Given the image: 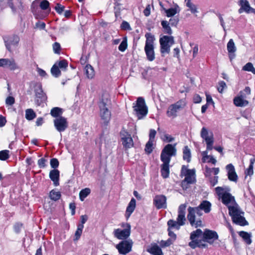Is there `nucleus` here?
<instances>
[{"label":"nucleus","mask_w":255,"mask_h":255,"mask_svg":"<svg viewBox=\"0 0 255 255\" xmlns=\"http://www.w3.org/2000/svg\"><path fill=\"white\" fill-rule=\"evenodd\" d=\"M111 101L104 95L102 96L98 104L99 108L100 117L102 121V126L105 128L108 126L111 119V112L109 109Z\"/></svg>","instance_id":"obj_1"},{"label":"nucleus","mask_w":255,"mask_h":255,"mask_svg":"<svg viewBox=\"0 0 255 255\" xmlns=\"http://www.w3.org/2000/svg\"><path fill=\"white\" fill-rule=\"evenodd\" d=\"M186 208V204H181L178 209V216L177 221H174L172 219H170L167 222L168 229H176L178 230L180 229V227L185 224L186 221L185 218V210Z\"/></svg>","instance_id":"obj_2"},{"label":"nucleus","mask_w":255,"mask_h":255,"mask_svg":"<svg viewBox=\"0 0 255 255\" xmlns=\"http://www.w3.org/2000/svg\"><path fill=\"white\" fill-rule=\"evenodd\" d=\"M135 115L138 119L140 120L145 117L148 113V108L142 97H138L136 101V104L133 106Z\"/></svg>","instance_id":"obj_3"},{"label":"nucleus","mask_w":255,"mask_h":255,"mask_svg":"<svg viewBox=\"0 0 255 255\" xmlns=\"http://www.w3.org/2000/svg\"><path fill=\"white\" fill-rule=\"evenodd\" d=\"M7 7H9L13 14H18L21 17L24 11V5L22 0H6Z\"/></svg>","instance_id":"obj_4"},{"label":"nucleus","mask_w":255,"mask_h":255,"mask_svg":"<svg viewBox=\"0 0 255 255\" xmlns=\"http://www.w3.org/2000/svg\"><path fill=\"white\" fill-rule=\"evenodd\" d=\"M160 53L162 56L165 53H169L170 47L174 43V37L172 36L164 35L159 39Z\"/></svg>","instance_id":"obj_5"},{"label":"nucleus","mask_w":255,"mask_h":255,"mask_svg":"<svg viewBox=\"0 0 255 255\" xmlns=\"http://www.w3.org/2000/svg\"><path fill=\"white\" fill-rule=\"evenodd\" d=\"M188 166L182 165L180 171V176L185 178L181 183V186L183 190H186L191 184V169L187 168Z\"/></svg>","instance_id":"obj_6"},{"label":"nucleus","mask_w":255,"mask_h":255,"mask_svg":"<svg viewBox=\"0 0 255 255\" xmlns=\"http://www.w3.org/2000/svg\"><path fill=\"white\" fill-rule=\"evenodd\" d=\"M36 104L39 106L47 101V96L42 89L41 83H37L34 86Z\"/></svg>","instance_id":"obj_7"},{"label":"nucleus","mask_w":255,"mask_h":255,"mask_svg":"<svg viewBox=\"0 0 255 255\" xmlns=\"http://www.w3.org/2000/svg\"><path fill=\"white\" fill-rule=\"evenodd\" d=\"M122 226L125 228L115 229L114 231V237L119 240H127L130 234V225L129 223H123Z\"/></svg>","instance_id":"obj_8"},{"label":"nucleus","mask_w":255,"mask_h":255,"mask_svg":"<svg viewBox=\"0 0 255 255\" xmlns=\"http://www.w3.org/2000/svg\"><path fill=\"white\" fill-rule=\"evenodd\" d=\"M133 242L131 240H123L116 245L120 254L126 255L131 251Z\"/></svg>","instance_id":"obj_9"},{"label":"nucleus","mask_w":255,"mask_h":255,"mask_svg":"<svg viewBox=\"0 0 255 255\" xmlns=\"http://www.w3.org/2000/svg\"><path fill=\"white\" fill-rule=\"evenodd\" d=\"M185 106V101L180 100L176 103L171 105L168 108L167 115L169 117H176L177 113L182 110Z\"/></svg>","instance_id":"obj_10"},{"label":"nucleus","mask_w":255,"mask_h":255,"mask_svg":"<svg viewBox=\"0 0 255 255\" xmlns=\"http://www.w3.org/2000/svg\"><path fill=\"white\" fill-rule=\"evenodd\" d=\"M19 40V36L15 34L3 37L5 46L6 49L9 52L12 51V47L17 46Z\"/></svg>","instance_id":"obj_11"},{"label":"nucleus","mask_w":255,"mask_h":255,"mask_svg":"<svg viewBox=\"0 0 255 255\" xmlns=\"http://www.w3.org/2000/svg\"><path fill=\"white\" fill-rule=\"evenodd\" d=\"M202 210L198 206L192 208V226L195 225V227H202Z\"/></svg>","instance_id":"obj_12"},{"label":"nucleus","mask_w":255,"mask_h":255,"mask_svg":"<svg viewBox=\"0 0 255 255\" xmlns=\"http://www.w3.org/2000/svg\"><path fill=\"white\" fill-rule=\"evenodd\" d=\"M54 126L56 129L59 132L64 131L68 127L67 119L64 117H60L53 120Z\"/></svg>","instance_id":"obj_13"},{"label":"nucleus","mask_w":255,"mask_h":255,"mask_svg":"<svg viewBox=\"0 0 255 255\" xmlns=\"http://www.w3.org/2000/svg\"><path fill=\"white\" fill-rule=\"evenodd\" d=\"M201 137L205 140L207 144V150H212L213 148L214 138L212 133L209 135L207 129L203 127L201 132Z\"/></svg>","instance_id":"obj_14"},{"label":"nucleus","mask_w":255,"mask_h":255,"mask_svg":"<svg viewBox=\"0 0 255 255\" xmlns=\"http://www.w3.org/2000/svg\"><path fill=\"white\" fill-rule=\"evenodd\" d=\"M218 238V235L215 231L206 229L203 234L204 241H206L211 245L213 244L215 241L217 240Z\"/></svg>","instance_id":"obj_15"},{"label":"nucleus","mask_w":255,"mask_h":255,"mask_svg":"<svg viewBox=\"0 0 255 255\" xmlns=\"http://www.w3.org/2000/svg\"><path fill=\"white\" fill-rule=\"evenodd\" d=\"M166 198L163 195H157L153 199V204L157 209L166 208Z\"/></svg>","instance_id":"obj_16"},{"label":"nucleus","mask_w":255,"mask_h":255,"mask_svg":"<svg viewBox=\"0 0 255 255\" xmlns=\"http://www.w3.org/2000/svg\"><path fill=\"white\" fill-rule=\"evenodd\" d=\"M228 208L229 215L232 217V219L244 214V212L241 210L236 203L235 206H228Z\"/></svg>","instance_id":"obj_17"},{"label":"nucleus","mask_w":255,"mask_h":255,"mask_svg":"<svg viewBox=\"0 0 255 255\" xmlns=\"http://www.w3.org/2000/svg\"><path fill=\"white\" fill-rule=\"evenodd\" d=\"M0 67H8L11 70H14L18 68L15 61L13 59L7 58L0 59Z\"/></svg>","instance_id":"obj_18"},{"label":"nucleus","mask_w":255,"mask_h":255,"mask_svg":"<svg viewBox=\"0 0 255 255\" xmlns=\"http://www.w3.org/2000/svg\"><path fill=\"white\" fill-rule=\"evenodd\" d=\"M227 171V176L229 180L237 182L238 179V176L235 171L234 165L230 163L226 166Z\"/></svg>","instance_id":"obj_19"},{"label":"nucleus","mask_w":255,"mask_h":255,"mask_svg":"<svg viewBox=\"0 0 255 255\" xmlns=\"http://www.w3.org/2000/svg\"><path fill=\"white\" fill-rule=\"evenodd\" d=\"M146 251L152 255H163L161 247L156 243L151 244Z\"/></svg>","instance_id":"obj_20"},{"label":"nucleus","mask_w":255,"mask_h":255,"mask_svg":"<svg viewBox=\"0 0 255 255\" xmlns=\"http://www.w3.org/2000/svg\"><path fill=\"white\" fill-rule=\"evenodd\" d=\"M49 178L55 186L59 185L60 171L58 169H52L49 172Z\"/></svg>","instance_id":"obj_21"},{"label":"nucleus","mask_w":255,"mask_h":255,"mask_svg":"<svg viewBox=\"0 0 255 255\" xmlns=\"http://www.w3.org/2000/svg\"><path fill=\"white\" fill-rule=\"evenodd\" d=\"M221 198L222 203L227 207L231 203L235 204L236 203L234 197L228 192H225L223 193L221 196Z\"/></svg>","instance_id":"obj_22"},{"label":"nucleus","mask_w":255,"mask_h":255,"mask_svg":"<svg viewBox=\"0 0 255 255\" xmlns=\"http://www.w3.org/2000/svg\"><path fill=\"white\" fill-rule=\"evenodd\" d=\"M136 206V200L134 198H132L129 202L126 211L125 216L128 219L134 211Z\"/></svg>","instance_id":"obj_23"},{"label":"nucleus","mask_w":255,"mask_h":255,"mask_svg":"<svg viewBox=\"0 0 255 255\" xmlns=\"http://www.w3.org/2000/svg\"><path fill=\"white\" fill-rule=\"evenodd\" d=\"M121 141L124 147L126 149L130 148L133 146V141L130 134L127 137H121Z\"/></svg>","instance_id":"obj_24"},{"label":"nucleus","mask_w":255,"mask_h":255,"mask_svg":"<svg viewBox=\"0 0 255 255\" xmlns=\"http://www.w3.org/2000/svg\"><path fill=\"white\" fill-rule=\"evenodd\" d=\"M144 51L148 61H152L155 59L154 46H144Z\"/></svg>","instance_id":"obj_25"},{"label":"nucleus","mask_w":255,"mask_h":255,"mask_svg":"<svg viewBox=\"0 0 255 255\" xmlns=\"http://www.w3.org/2000/svg\"><path fill=\"white\" fill-rule=\"evenodd\" d=\"M234 103L237 107H243L247 106L249 104V102L245 100L243 96L241 95L234 99Z\"/></svg>","instance_id":"obj_26"},{"label":"nucleus","mask_w":255,"mask_h":255,"mask_svg":"<svg viewBox=\"0 0 255 255\" xmlns=\"http://www.w3.org/2000/svg\"><path fill=\"white\" fill-rule=\"evenodd\" d=\"M162 151L165 153L166 152L167 154H169V156L172 157L176 154V150L174 145L168 144L164 147Z\"/></svg>","instance_id":"obj_27"},{"label":"nucleus","mask_w":255,"mask_h":255,"mask_svg":"<svg viewBox=\"0 0 255 255\" xmlns=\"http://www.w3.org/2000/svg\"><path fill=\"white\" fill-rule=\"evenodd\" d=\"M198 207L203 210L205 213H208L211 211V204L208 201L204 200L198 206Z\"/></svg>","instance_id":"obj_28"},{"label":"nucleus","mask_w":255,"mask_h":255,"mask_svg":"<svg viewBox=\"0 0 255 255\" xmlns=\"http://www.w3.org/2000/svg\"><path fill=\"white\" fill-rule=\"evenodd\" d=\"M232 220L234 223L241 226L248 225L249 224L248 222L246 221L245 218L243 216V215L237 217L236 218Z\"/></svg>","instance_id":"obj_29"},{"label":"nucleus","mask_w":255,"mask_h":255,"mask_svg":"<svg viewBox=\"0 0 255 255\" xmlns=\"http://www.w3.org/2000/svg\"><path fill=\"white\" fill-rule=\"evenodd\" d=\"M161 175L164 179L167 178L169 175V164H162L161 165Z\"/></svg>","instance_id":"obj_30"},{"label":"nucleus","mask_w":255,"mask_h":255,"mask_svg":"<svg viewBox=\"0 0 255 255\" xmlns=\"http://www.w3.org/2000/svg\"><path fill=\"white\" fill-rule=\"evenodd\" d=\"M63 109L59 107H54L51 110L50 114L52 117L56 119L60 117H62V115L63 114Z\"/></svg>","instance_id":"obj_31"},{"label":"nucleus","mask_w":255,"mask_h":255,"mask_svg":"<svg viewBox=\"0 0 255 255\" xmlns=\"http://www.w3.org/2000/svg\"><path fill=\"white\" fill-rule=\"evenodd\" d=\"M206 241H204L203 240H192V249H194L196 247L200 248H205L207 247V244L205 243Z\"/></svg>","instance_id":"obj_32"},{"label":"nucleus","mask_w":255,"mask_h":255,"mask_svg":"<svg viewBox=\"0 0 255 255\" xmlns=\"http://www.w3.org/2000/svg\"><path fill=\"white\" fill-rule=\"evenodd\" d=\"M145 37L146 38L145 46H154V36L151 33H146L145 34Z\"/></svg>","instance_id":"obj_33"},{"label":"nucleus","mask_w":255,"mask_h":255,"mask_svg":"<svg viewBox=\"0 0 255 255\" xmlns=\"http://www.w3.org/2000/svg\"><path fill=\"white\" fill-rule=\"evenodd\" d=\"M239 235L248 245H250L252 243L251 234L245 231H241L239 233Z\"/></svg>","instance_id":"obj_34"},{"label":"nucleus","mask_w":255,"mask_h":255,"mask_svg":"<svg viewBox=\"0 0 255 255\" xmlns=\"http://www.w3.org/2000/svg\"><path fill=\"white\" fill-rule=\"evenodd\" d=\"M86 76L89 79H92L95 75L93 67L90 64H87L85 67Z\"/></svg>","instance_id":"obj_35"},{"label":"nucleus","mask_w":255,"mask_h":255,"mask_svg":"<svg viewBox=\"0 0 255 255\" xmlns=\"http://www.w3.org/2000/svg\"><path fill=\"white\" fill-rule=\"evenodd\" d=\"M61 194L59 191H56L55 189L52 190L49 193L50 198L54 201H57L60 199Z\"/></svg>","instance_id":"obj_36"},{"label":"nucleus","mask_w":255,"mask_h":255,"mask_svg":"<svg viewBox=\"0 0 255 255\" xmlns=\"http://www.w3.org/2000/svg\"><path fill=\"white\" fill-rule=\"evenodd\" d=\"M91 190L89 188H86L80 191L79 193V198L81 201L84 199L90 194Z\"/></svg>","instance_id":"obj_37"},{"label":"nucleus","mask_w":255,"mask_h":255,"mask_svg":"<svg viewBox=\"0 0 255 255\" xmlns=\"http://www.w3.org/2000/svg\"><path fill=\"white\" fill-rule=\"evenodd\" d=\"M161 24L164 29V32L169 35H171L172 33V31L169 26L170 24L166 20H163L161 21Z\"/></svg>","instance_id":"obj_38"},{"label":"nucleus","mask_w":255,"mask_h":255,"mask_svg":"<svg viewBox=\"0 0 255 255\" xmlns=\"http://www.w3.org/2000/svg\"><path fill=\"white\" fill-rule=\"evenodd\" d=\"M240 5L241 6V8L239 10V12L240 13L242 12V10H244L246 12H249V9L251 6H250L249 2L247 0H241Z\"/></svg>","instance_id":"obj_39"},{"label":"nucleus","mask_w":255,"mask_h":255,"mask_svg":"<svg viewBox=\"0 0 255 255\" xmlns=\"http://www.w3.org/2000/svg\"><path fill=\"white\" fill-rule=\"evenodd\" d=\"M36 117V113L32 109H28L25 111V118L28 121L33 120Z\"/></svg>","instance_id":"obj_40"},{"label":"nucleus","mask_w":255,"mask_h":255,"mask_svg":"<svg viewBox=\"0 0 255 255\" xmlns=\"http://www.w3.org/2000/svg\"><path fill=\"white\" fill-rule=\"evenodd\" d=\"M183 159L189 162L190 161L191 153L190 150L187 146H184L183 151Z\"/></svg>","instance_id":"obj_41"},{"label":"nucleus","mask_w":255,"mask_h":255,"mask_svg":"<svg viewBox=\"0 0 255 255\" xmlns=\"http://www.w3.org/2000/svg\"><path fill=\"white\" fill-rule=\"evenodd\" d=\"M51 73L52 76L55 78L59 77L61 75V72L58 66L56 64H54L51 69Z\"/></svg>","instance_id":"obj_42"},{"label":"nucleus","mask_w":255,"mask_h":255,"mask_svg":"<svg viewBox=\"0 0 255 255\" xmlns=\"http://www.w3.org/2000/svg\"><path fill=\"white\" fill-rule=\"evenodd\" d=\"M171 157V156H169V155L167 154L166 152L165 153L163 151H161L160 159L163 162V164H169Z\"/></svg>","instance_id":"obj_43"},{"label":"nucleus","mask_w":255,"mask_h":255,"mask_svg":"<svg viewBox=\"0 0 255 255\" xmlns=\"http://www.w3.org/2000/svg\"><path fill=\"white\" fill-rule=\"evenodd\" d=\"M39 0H34L31 4V11L34 15H36L37 13L39 12Z\"/></svg>","instance_id":"obj_44"},{"label":"nucleus","mask_w":255,"mask_h":255,"mask_svg":"<svg viewBox=\"0 0 255 255\" xmlns=\"http://www.w3.org/2000/svg\"><path fill=\"white\" fill-rule=\"evenodd\" d=\"M227 50L228 52H236V47L235 43L232 39H230L227 43Z\"/></svg>","instance_id":"obj_45"},{"label":"nucleus","mask_w":255,"mask_h":255,"mask_svg":"<svg viewBox=\"0 0 255 255\" xmlns=\"http://www.w3.org/2000/svg\"><path fill=\"white\" fill-rule=\"evenodd\" d=\"M255 162V159H250V163L249 167L245 171V174L246 175L251 176L254 173V164Z\"/></svg>","instance_id":"obj_46"},{"label":"nucleus","mask_w":255,"mask_h":255,"mask_svg":"<svg viewBox=\"0 0 255 255\" xmlns=\"http://www.w3.org/2000/svg\"><path fill=\"white\" fill-rule=\"evenodd\" d=\"M163 10L165 12L167 17L173 16L177 12L176 7H171L169 9L163 8Z\"/></svg>","instance_id":"obj_47"},{"label":"nucleus","mask_w":255,"mask_h":255,"mask_svg":"<svg viewBox=\"0 0 255 255\" xmlns=\"http://www.w3.org/2000/svg\"><path fill=\"white\" fill-rule=\"evenodd\" d=\"M127 37L126 36L123 38V40L119 46L118 49L120 51L124 52L127 48Z\"/></svg>","instance_id":"obj_48"},{"label":"nucleus","mask_w":255,"mask_h":255,"mask_svg":"<svg viewBox=\"0 0 255 255\" xmlns=\"http://www.w3.org/2000/svg\"><path fill=\"white\" fill-rule=\"evenodd\" d=\"M242 70L246 71L251 72L255 74V68L254 67L253 64L251 62H248L244 66Z\"/></svg>","instance_id":"obj_49"},{"label":"nucleus","mask_w":255,"mask_h":255,"mask_svg":"<svg viewBox=\"0 0 255 255\" xmlns=\"http://www.w3.org/2000/svg\"><path fill=\"white\" fill-rule=\"evenodd\" d=\"M9 151L8 150H3L0 151V160L5 161L9 157Z\"/></svg>","instance_id":"obj_50"},{"label":"nucleus","mask_w":255,"mask_h":255,"mask_svg":"<svg viewBox=\"0 0 255 255\" xmlns=\"http://www.w3.org/2000/svg\"><path fill=\"white\" fill-rule=\"evenodd\" d=\"M153 140H148L145 144V152L147 154L151 153L153 151Z\"/></svg>","instance_id":"obj_51"},{"label":"nucleus","mask_w":255,"mask_h":255,"mask_svg":"<svg viewBox=\"0 0 255 255\" xmlns=\"http://www.w3.org/2000/svg\"><path fill=\"white\" fill-rule=\"evenodd\" d=\"M23 227V224L20 222H16L13 225V230L14 232L18 234L20 233L22 228Z\"/></svg>","instance_id":"obj_52"},{"label":"nucleus","mask_w":255,"mask_h":255,"mask_svg":"<svg viewBox=\"0 0 255 255\" xmlns=\"http://www.w3.org/2000/svg\"><path fill=\"white\" fill-rule=\"evenodd\" d=\"M173 242L171 240L168 239L166 241L161 240L159 242V245L161 248H164L167 247H169L170 245L173 244Z\"/></svg>","instance_id":"obj_53"},{"label":"nucleus","mask_w":255,"mask_h":255,"mask_svg":"<svg viewBox=\"0 0 255 255\" xmlns=\"http://www.w3.org/2000/svg\"><path fill=\"white\" fill-rule=\"evenodd\" d=\"M50 164L51 168H53V169H57L56 168H58L59 165V162L58 159L53 158L50 159Z\"/></svg>","instance_id":"obj_54"},{"label":"nucleus","mask_w":255,"mask_h":255,"mask_svg":"<svg viewBox=\"0 0 255 255\" xmlns=\"http://www.w3.org/2000/svg\"><path fill=\"white\" fill-rule=\"evenodd\" d=\"M49 2L47 0H42L39 2V7L43 10H46L49 7Z\"/></svg>","instance_id":"obj_55"},{"label":"nucleus","mask_w":255,"mask_h":255,"mask_svg":"<svg viewBox=\"0 0 255 255\" xmlns=\"http://www.w3.org/2000/svg\"><path fill=\"white\" fill-rule=\"evenodd\" d=\"M54 9L58 14H61L64 10L65 6L59 3H57L54 7Z\"/></svg>","instance_id":"obj_56"},{"label":"nucleus","mask_w":255,"mask_h":255,"mask_svg":"<svg viewBox=\"0 0 255 255\" xmlns=\"http://www.w3.org/2000/svg\"><path fill=\"white\" fill-rule=\"evenodd\" d=\"M121 29L124 30H130L131 29V27L128 22L124 20L120 26Z\"/></svg>","instance_id":"obj_57"},{"label":"nucleus","mask_w":255,"mask_h":255,"mask_svg":"<svg viewBox=\"0 0 255 255\" xmlns=\"http://www.w3.org/2000/svg\"><path fill=\"white\" fill-rule=\"evenodd\" d=\"M68 65V61L65 59H63L59 62L58 67L61 69H66Z\"/></svg>","instance_id":"obj_58"},{"label":"nucleus","mask_w":255,"mask_h":255,"mask_svg":"<svg viewBox=\"0 0 255 255\" xmlns=\"http://www.w3.org/2000/svg\"><path fill=\"white\" fill-rule=\"evenodd\" d=\"M53 49L54 51V52L55 54H60V50H61V46L60 44L57 42H55L53 44Z\"/></svg>","instance_id":"obj_59"},{"label":"nucleus","mask_w":255,"mask_h":255,"mask_svg":"<svg viewBox=\"0 0 255 255\" xmlns=\"http://www.w3.org/2000/svg\"><path fill=\"white\" fill-rule=\"evenodd\" d=\"M225 88H227V85L224 81H221L219 82L217 89L219 93H222Z\"/></svg>","instance_id":"obj_60"},{"label":"nucleus","mask_w":255,"mask_h":255,"mask_svg":"<svg viewBox=\"0 0 255 255\" xmlns=\"http://www.w3.org/2000/svg\"><path fill=\"white\" fill-rule=\"evenodd\" d=\"M47 160L44 158H41L38 159L37 164L40 168H44L46 166V162Z\"/></svg>","instance_id":"obj_61"},{"label":"nucleus","mask_w":255,"mask_h":255,"mask_svg":"<svg viewBox=\"0 0 255 255\" xmlns=\"http://www.w3.org/2000/svg\"><path fill=\"white\" fill-rule=\"evenodd\" d=\"M209 181L210 183L211 186L213 187L215 185H216L218 183V176H215L214 177H210L209 178Z\"/></svg>","instance_id":"obj_62"},{"label":"nucleus","mask_w":255,"mask_h":255,"mask_svg":"<svg viewBox=\"0 0 255 255\" xmlns=\"http://www.w3.org/2000/svg\"><path fill=\"white\" fill-rule=\"evenodd\" d=\"M15 103V99L12 96H8L5 100V104L7 106H12Z\"/></svg>","instance_id":"obj_63"},{"label":"nucleus","mask_w":255,"mask_h":255,"mask_svg":"<svg viewBox=\"0 0 255 255\" xmlns=\"http://www.w3.org/2000/svg\"><path fill=\"white\" fill-rule=\"evenodd\" d=\"M179 22L178 18L176 17H173L169 19L168 23L172 26H176Z\"/></svg>","instance_id":"obj_64"}]
</instances>
